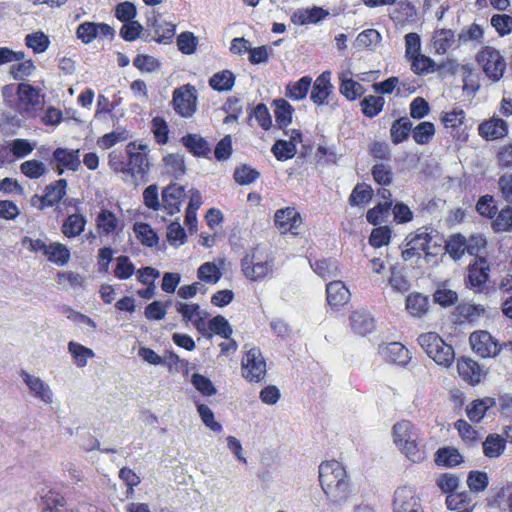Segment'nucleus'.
<instances>
[{
  "instance_id": "ddd939ff",
  "label": "nucleus",
  "mask_w": 512,
  "mask_h": 512,
  "mask_svg": "<svg viewBox=\"0 0 512 512\" xmlns=\"http://www.w3.org/2000/svg\"><path fill=\"white\" fill-rule=\"evenodd\" d=\"M469 340L473 351L483 358L494 357L500 350L497 342L487 331L473 332Z\"/></svg>"
},
{
  "instance_id": "338daca9",
  "label": "nucleus",
  "mask_w": 512,
  "mask_h": 512,
  "mask_svg": "<svg viewBox=\"0 0 512 512\" xmlns=\"http://www.w3.org/2000/svg\"><path fill=\"white\" fill-rule=\"evenodd\" d=\"M434 300L441 306L447 307L454 305L457 302L458 295L455 291L442 286L435 291Z\"/></svg>"
},
{
  "instance_id": "c756f323",
  "label": "nucleus",
  "mask_w": 512,
  "mask_h": 512,
  "mask_svg": "<svg viewBox=\"0 0 512 512\" xmlns=\"http://www.w3.org/2000/svg\"><path fill=\"white\" fill-rule=\"evenodd\" d=\"M412 130V122L408 117H401L393 122L390 129L391 140L399 144L407 139Z\"/></svg>"
},
{
  "instance_id": "a211bd4d",
  "label": "nucleus",
  "mask_w": 512,
  "mask_h": 512,
  "mask_svg": "<svg viewBox=\"0 0 512 512\" xmlns=\"http://www.w3.org/2000/svg\"><path fill=\"white\" fill-rule=\"evenodd\" d=\"M185 195V189L182 185L173 183L168 185L162 191L163 208L173 215L180 211L181 201Z\"/></svg>"
},
{
  "instance_id": "052dcab7",
  "label": "nucleus",
  "mask_w": 512,
  "mask_h": 512,
  "mask_svg": "<svg viewBox=\"0 0 512 512\" xmlns=\"http://www.w3.org/2000/svg\"><path fill=\"white\" fill-rule=\"evenodd\" d=\"M259 175V172L255 169L243 165L235 170L234 179L240 185H248L256 181Z\"/></svg>"
},
{
  "instance_id": "a19ab883",
  "label": "nucleus",
  "mask_w": 512,
  "mask_h": 512,
  "mask_svg": "<svg viewBox=\"0 0 512 512\" xmlns=\"http://www.w3.org/2000/svg\"><path fill=\"white\" fill-rule=\"evenodd\" d=\"M454 40V33L450 29H439L433 35V47L437 54H445Z\"/></svg>"
},
{
  "instance_id": "09e8293b",
  "label": "nucleus",
  "mask_w": 512,
  "mask_h": 512,
  "mask_svg": "<svg viewBox=\"0 0 512 512\" xmlns=\"http://www.w3.org/2000/svg\"><path fill=\"white\" fill-rule=\"evenodd\" d=\"M20 170L26 177L38 179L46 173L47 167L43 162L33 159L23 162Z\"/></svg>"
},
{
  "instance_id": "4468645a",
  "label": "nucleus",
  "mask_w": 512,
  "mask_h": 512,
  "mask_svg": "<svg viewBox=\"0 0 512 512\" xmlns=\"http://www.w3.org/2000/svg\"><path fill=\"white\" fill-rule=\"evenodd\" d=\"M173 105L175 111L181 116H191L196 109L194 88L185 86L183 88L176 89L173 93Z\"/></svg>"
},
{
  "instance_id": "6e6d98bb",
  "label": "nucleus",
  "mask_w": 512,
  "mask_h": 512,
  "mask_svg": "<svg viewBox=\"0 0 512 512\" xmlns=\"http://www.w3.org/2000/svg\"><path fill=\"white\" fill-rule=\"evenodd\" d=\"M197 411L202 422L212 431L221 432L223 427L214 418L213 411L205 404H197Z\"/></svg>"
},
{
  "instance_id": "de8ad7c7",
  "label": "nucleus",
  "mask_w": 512,
  "mask_h": 512,
  "mask_svg": "<svg viewBox=\"0 0 512 512\" xmlns=\"http://www.w3.org/2000/svg\"><path fill=\"white\" fill-rule=\"evenodd\" d=\"M413 139L416 143L424 145L430 142L435 133L434 124L428 121L421 122L413 129Z\"/></svg>"
},
{
  "instance_id": "20e7f679",
  "label": "nucleus",
  "mask_w": 512,
  "mask_h": 512,
  "mask_svg": "<svg viewBox=\"0 0 512 512\" xmlns=\"http://www.w3.org/2000/svg\"><path fill=\"white\" fill-rule=\"evenodd\" d=\"M476 61L492 82H498L503 77L506 70V60L496 48L491 46L483 47L477 53Z\"/></svg>"
},
{
  "instance_id": "e433bc0d",
  "label": "nucleus",
  "mask_w": 512,
  "mask_h": 512,
  "mask_svg": "<svg viewBox=\"0 0 512 512\" xmlns=\"http://www.w3.org/2000/svg\"><path fill=\"white\" fill-rule=\"evenodd\" d=\"M328 15V12L320 7L302 9L294 13L293 18L301 25L317 23Z\"/></svg>"
},
{
  "instance_id": "864d4df0",
  "label": "nucleus",
  "mask_w": 512,
  "mask_h": 512,
  "mask_svg": "<svg viewBox=\"0 0 512 512\" xmlns=\"http://www.w3.org/2000/svg\"><path fill=\"white\" fill-rule=\"evenodd\" d=\"M391 239V229L388 226H379L372 230L369 237V243L379 248L384 245H388Z\"/></svg>"
},
{
  "instance_id": "f704fd0d",
  "label": "nucleus",
  "mask_w": 512,
  "mask_h": 512,
  "mask_svg": "<svg viewBox=\"0 0 512 512\" xmlns=\"http://www.w3.org/2000/svg\"><path fill=\"white\" fill-rule=\"evenodd\" d=\"M274 105V114L276 118V122L280 127H286L291 123L293 107L290 105L288 101L285 99H276L273 101Z\"/></svg>"
},
{
  "instance_id": "4c0bfd02",
  "label": "nucleus",
  "mask_w": 512,
  "mask_h": 512,
  "mask_svg": "<svg viewBox=\"0 0 512 512\" xmlns=\"http://www.w3.org/2000/svg\"><path fill=\"white\" fill-rule=\"evenodd\" d=\"M312 83V78L304 76L298 81L291 83L286 88V96L292 100H302L307 96Z\"/></svg>"
},
{
  "instance_id": "7c9ffc66",
  "label": "nucleus",
  "mask_w": 512,
  "mask_h": 512,
  "mask_svg": "<svg viewBox=\"0 0 512 512\" xmlns=\"http://www.w3.org/2000/svg\"><path fill=\"white\" fill-rule=\"evenodd\" d=\"M67 181L59 179L45 188L44 202L48 207L58 203L66 194Z\"/></svg>"
},
{
  "instance_id": "9d476101",
  "label": "nucleus",
  "mask_w": 512,
  "mask_h": 512,
  "mask_svg": "<svg viewBox=\"0 0 512 512\" xmlns=\"http://www.w3.org/2000/svg\"><path fill=\"white\" fill-rule=\"evenodd\" d=\"M54 169L58 174H63L65 170L77 171L81 167L80 150L68 149V148H57L53 152Z\"/></svg>"
},
{
  "instance_id": "6e6552de",
  "label": "nucleus",
  "mask_w": 512,
  "mask_h": 512,
  "mask_svg": "<svg viewBox=\"0 0 512 512\" xmlns=\"http://www.w3.org/2000/svg\"><path fill=\"white\" fill-rule=\"evenodd\" d=\"M146 144H136L131 142L127 145L126 151L129 156L128 171L131 172L132 176L143 178L148 172L149 162L147 158Z\"/></svg>"
},
{
  "instance_id": "ea45409f",
  "label": "nucleus",
  "mask_w": 512,
  "mask_h": 512,
  "mask_svg": "<svg viewBox=\"0 0 512 512\" xmlns=\"http://www.w3.org/2000/svg\"><path fill=\"white\" fill-rule=\"evenodd\" d=\"M435 461L439 465L455 467L463 462V457L457 449L445 447L437 451Z\"/></svg>"
},
{
  "instance_id": "2eb2a0df",
  "label": "nucleus",
  "mask_w": 512,
  "mask_h": 512,
  "mask_svg": "<svg viewBox=\"0 0 512 512\" xmlns=\"http://www.w3.org/2000/svg\"><path fill=\"white\" fill-rule=\"evenodd\" d=\"M20 376L28 386L33 397L40 399L45 404H51L53 402L52 389L40 377L30 374L25 370L21 371Z\"/></svg>"
},
{
  "instance_id": "8fccbe9b",
  "label": "nucleus",
  "mask_w": 512,
  "mask_h": 512,
  "mask_svg": "<svg viewBox=\"0 0 512 512\" xmlns=\"http://www.w3.org/2000/svg\"><path fill=\"white\" fill-rule=\"evenodd\" d=\"M167 173L175 177L185 173L184 156L180 154H169L164 158Z\"/></svg>"
},
{
  "instance_id": "7ed1b4c3",
  "label": "nucleus",
  "mask_w": 512,
  "mask_h": 512,
  "mask_svg": "<svg viewBox=\"0 0 512 512\" xmlns=\"http://www.w3.org/2000/svg\"><path fill=\"white\" fill-rule=\"evenodd\" d=\"M418 343L429 358L438 365L449 367L455 358L451 345L447 344L437 333L427 332L419 335Z\"/></svg>"
},
{
  "instance_id": "dca6fc26",
  "label": "nucleus",
  "mask_w": 512,
  "mask_h": 512,
  "mask_svg": "<svg viewBox=\"0 0 512 512\" xmlns=\"http://www.w3.org/2000/svg\"><path fill=\"white\" fill-rule=\"evenodd\" d=\"M379 354L387 362L400 366L407 365L411 360L409 350L400 342L380 345Z\"/></svg>"
},
{
  "instance_id": "bb28decb",
  "label": "nucleus",
  "mask_w": 512,
  "mask_h": 512,
  "mask_svg": "<svg viewBox=\"0 0 512 512\" xmlns=\"http://www.w3.org/2000/svg\"><path fill=\"white\" fill-rule=\"evenodd\" d=\"M68 352L71 354L74 364L78 368H83L87 365L88 360L95 356L92 349L85 347L84 345L70 341L68 343Z\"/></svg>"
},
{
  "instance_id": "4be33fe9",
  "label": "nucleus",
  "mask_w": 512,
  "mask_h": 512,
  "mask_svg": "<svg viewBox=\"0 0 512 512\" xmlns=\"http://www.w3.org/2000/svg\"><path fill=\"white\" fill-rule=\"evenodd\" d=\"M96 227L100 233L109 235L121 229V221L112 211L101 209L96 217Z\"/></svg>"
},
{
  "instance_id": "9b49d317",
  "label": "nucleus",
  "mask_w": 512,
  "mask_h": 512,
  "mask_svg": "<svg viewBox=\"0 0 512 512\" xmlns=\"http://www.w3.org/2000/svg\"><path fill=\"white\" fill-rule=\"evenodd\" d=\"M274 221L281 234H299L302 219L295 208L287 207L277 210L274 215Z\"/></svg>"
},
{
  "instance_id": "f3484780",
  "label": "nucleus",
  "mask_w": 512,
  "mask_h": 512,
  "mask_svg": "<svg viewBox=\"0 0 512 512\" xmlns=\"http://www.w3.org/2000/svg\"><path fill=\"white\" fill-rule=\"evenodd\" d=\"M478 133L487 141L501 139L508 134V125L505 120L492 117L478 126Z\"/></svg>"
},
{
  "instance_id": "5fc2aeb1",
  "label": "nucleus",
  "mask_w": 512,
  "mask_h": 512,
  "mask_svg": "<svg viewBox=\"0 0 512 512\" xmlns=\"http://www.w3.org/2000/svg\"><path fill=\"white\" fill-rule=\"evenodd\" d=\"M191 383L204 396H212L216 393L212 381L199 373H194L191 377Z\"/></svg>"
},
{
  "instance_id": "603ef678",
  "label": "nucleus",
  "mask_w": 512,
  "mask_h": 512,
  "mask_svg": "<svg viewBox=\"0 0 512 512\" xmlns=\"http://www.w3.org/2000/svg\"><path fill=\"white\" fill-rule=\"evenodd\" d=\"M408 60L411 62V69L416 74L429 73L434 71V61L430 57L421 53Z\"/></svg>"
},
{
  "instance_id": "69168bd1",
  "label": "nucleus",
  "mask_w": 512,
  "mask_h": 512,
  "mask_svg": "<svg viewBox=\"0 0 512 512\" xmlns=\"http://www.w3.org/2000/svg\"><path fill=\"white\" fill-rule=\"evenodd\" d=\"M10 151L17 158H24L31 154L34 150V146L27 139H14L9 143Z\"/></svg>"
},
{
  "instance_id": "4d7b16f0",
  "label": "nucleus",
  "mask_w": 512,
  "mask_h": 512,
  "mask_svg": "<svg viewBox=\"0 0 512 512\" xmlns=\"http://www.w3.org/2000/svg\"><path fill=\"white\" fill-rule=\"evenodd\" d=\"M491 25L500 36L508 35L512 32V16L507 14H495L491 17Z\"/></svg>"
},
{
  "instance_id": "79ce46f5",
  "label": "nucleus",
  "mask_w": 512,
  "mask_h": 512,
  "mask_svg": "<svg viewBox=\"0 0 512 512\" xmlns=\"http://www.w3.org/2000/svg\"><path fill=\"white\" fill-rule=\"evenodd\" d=\"M384 104L382 96L369 95L361 101L362 112L366 117L373 118L383 110Z\"/></svg>"
},
{
  "instance_id": "a18cd8bd",
  "label": "nucleus",
  "mask_w": 512,
  "mask_h": 512,
  "mask_svg": "<svg viewBox=\"0 0 512 512\" xmlns=\"http://www.w3.org/2000/svg\"><path fill=\"white\" fill-rule=\"evenodd\" d=\"M445 250L449 256L457 261L465 254V237L461 234L452 235L446 242Z\"/></svg>"
},
{
  "instance_id": "39448f33",
  "label": "nucleus",
  "mask_w": 512,
  "mask_h": 512,
  "mask_svg": "<svg viewBox=\"0 0 512 512\" xmlns=\"http://www.w3.org/2000/svg\"><path fill=\"white\" fill-rule=\"evenodd\" d=\"M17 110L27 118L34 117L42 109L44 100L39 90L30 84L21 83L17 89Z\"/></svg>"
},
{
  "instance_id": "c03bdc74",
  "label": "nucleus",
  "mask_w": 512,
  "mask_h": 512,
  "mask_svg": "<svg viewBox=\"0 0 512 512\" xmlns=\"http://www.w3.org/2000/svg\"><path fill=\"white\" fill-rule=\"evenodd\" d=\"M296 151L297 149L293 141L280 139L272 146V152L279 161H285L293 158Z\"/></svg>"
},
{
  "instance_id": "473e14b6",
  "label": "nucleus",
  "mask_w": 512,
  "mask_h": 512,
  "mask_svg": "<svg viewBox=\"0 0 512 512\" xmlns=\"http://www.w3.org/2000/svg\"><path fill=\"white\" fill-rule=\"evenodd\" d=\"M183 145L196 156H206L210 152L207 141L197 134H188L181 139Z\"/></svg>"
},
{
  "instance_id": "423d86ee",
  "label": "nucleus",
  "mask_w": 512,
  "mask_h": 512,
  "mask_svg": "<svg viewBox=\"0 0 512 512\" xmlns=\"http://www.w3.org/2000/svg\"><path fill=\"white\" fill-rule=\"evenodd\" d=\"M266 374V362L261 351L252 347L242 358V375L250 382H260Z\"/></svg>"
},
{
  "instance_id": "680f3d73",
  "label": "nucleus",
  "mask_w": 512,
  "mask_h": 512,
  "mask_svg": "<svg viewBox=\"0 0 512 512\" xmlns=\"http://www.w3.org/2000/svg\"><path fill=\"white\" fill-rule=\"evenodd\" d=\"M209 329L225 339H230L232 328L228 321L221 315H217L209 322Z\"/></svg>"
},
{
  "instance_id": "1a4fd4ad",
  "label": "nucleus",
  "mask_w": 512,
  "mask_h": 512,
  "mask_svg": "<svg viewBox=\"0 0 512 512\" xmlns=\"http://www.w3.org/2000/svg\"><path fill=\"white\" fill-rule=\"evenodd\" d=\"M490 266L484 257H478L474 263L468 266V274L465 278L466 287L473 289L474 292H482L489 279Z\"/></svg>"
},
{
  "instance_id": "a878e982",
  "label": "nucleus",
  "mask_w": 512,
  "mask_h": 512,
  "mask_svg": "<svg viewBox=\"0 0 512 512\" xmlns=\"http://www.w3.org/2000/svg\"><path fill=\"white\" fill-rule=\"evenodd\" d=\"M50 262L59 266L66 265L71 258L69 248L60 242H52L48 244L44 255Z\"/></svg>"
},
{
  "instance_id": "72a5a7b5",
  "label": "nucleus",
  "mask_w": 512,
  "mask_h": 512,
  "mask_svg": "<svg viewBox=\"0 0 512 512\" xmlns=\"http://www.w3.org/2000/svg\"><path fill=\"white\" fill-rule=\"evenodd\" d=\"M151 28L158 43H170L175 35V26L164 20H154Z\"/></svg>"
},
{
  "instance_id": "0e129e2a",
  "label": "nucleus",
  "mask_w": 512,
  "mask_h": 512,
  "mask_svg": "<svg viewBox=\"0 0 512 512\" xmlns=\"http://www.w3.org/2000/svg\"><path fill=\"white\" fill-rule=\"evenodd\" d=\"M25 42L26 45L32 48L36 53L44 52L49 44L48 37L42 32L28 34L25 38Z\"/></svg>"
},
{
  "instance_id": "e2e57ef3",
  "label": "nucleus",
  "mask_w": 512,
  "mask_h": 512,
  "mask_svg": "<svg viewBox=\"0 0 512 512\" xmlns=\"http://www.w3.org/2000/svg\"><path fill=\"white\" fill-rule=\"evenodd\" d=\"M467 484L471 491H484L488 486V475L485 472L471 471L467 478Z\"/></svg>"
},
{
  "instance_id": "2f4dec72",
  "label": "nucleus",
  "mask_w": 512,
  "mask_h": 512,
  "mask_svg": "<svg viewBox=\"0 0 512 512\" xmlns=\"http://www.w3.org/2000/svg\"><path fill=\"white\" fill-rule=\"evenodd\" d=\"M428 298L420 293L410 294L406 299V309L413 317H421L428 311Z\"/></svg>"
},
{
  "instance_id": "0eeeda50",
  "label": "nucleus",
  "mask_w": 512,
  "mask_h": 512,
  "mask_svg": "<svg viewBox=\"0 0 512 512\" xmlns=\"http://www.w3.org/2000/svg\"><path fill=\"white\" fill-rule=\"evenodd\" d=\"M244 275L257 281L267 276L272 270V260L262 257L260 250L255 249L251 255H247L241 262Z\"/></svg>"
},
{
  "instance_id": "3c124183",
  "label": "nucleus",
  "mask_w": 512,
  "mask_h": 512,
  "mask_svg": "<svg viewBox=\"0 0 512 512\" xmlns=\"http://www.w3.org/2000/svg\"><path fill=\"white\" fill-rule=\"evenodd\" d=\"M197 275L201 281L215 284L219 281L221 272L216 264L206 262L198 268Z\"/></svg>"
},
{
  "instance_id": "6ab92c4d",
  "label": "nucleus",
  "mask_w": 512,
  "mask_h": 512,
  "mask_svg": "<svg viewBox=\"0 0 512 512\" xmlns=\"http://www.w3.org/2000/svg\"><path fill=\"white\" fill-rule=\"evenodd\" d=\"M406 246H413V250L425 253V260H429L436 252L432 250L430 245L432 238L427 229H418L415 233H411L406 237Z\"/></svg>"
},
{
  "instance_id": "aec40b11",
  "label": "nucleus",
  "mask_w": 512,
  "mask_h": 512,
  "mask_svg": "<svg viewBox=\"0 0 512 512\" xmlns=\"http://www.w3.org/2000/svg\"><path fill=\"white\" fill-rule=\"evenodd\" d=\"M328 304L334 308L343 306L350 300V291L342 281H331L326 286Z\"/></svg>"
},
{
  "instance_id": "13d9d810",
  "label": "nucleus",
  "mask_w": 512,
  "mask_h": 512,
  "mask_svg": "<svg viewBox=\"0 0 512 512\" xmlns=\"http://www.w3.org/2000/svg\"><path fill=\"white\" fill-rule=\"evenodd\" d=\"M372 198V190L367 185L357 184L353 189L349 202L351 205H362L368 203Z\"/></svg>"
},
{
  "instance_id": "bf43d9fd",
  "label": "nucleus",
  "mask_w": 512,
  "mask_h": 512,
  "mask_svg": "<svg viewBox=\"0 0 512 512\" xmlns=\"http://www.w3.org/2000/svg\"><path fill=\"white\" fill-rule=\"evenodd\" d=\"M381 40L380 33L375 29H367L356 38L358 48H370L376 46Z\"/></svg>"
},
{
  "instance_id": "49530a36",
  "label": "nucleus",
  "mask_w": 512,
  "mask_h": 512,
  "mask_svg": "<svg viewBox=\"0 0 512 512\" xmlns=\"http://www.w3.org/2000/svg\"><path fill=\"white\" fill-rule=\"evenodd\" d=\"M492 228L495 232L512 230V207L503 208L492 221Z\"/></svg>"
},
{
  "instance_id": "cd10ccee",
  "label": "nucleus",
  "mask_w": 512,
  "mask_h": 512,
  "mask_svg": "<svg viewBox=\"0 0 512 512\" xmlns=\"http://www.w3.org/2000/svg\"><path fill=\"white\" fill-rule=\"evenodd\" d=\"M457 369L464 380L472 384L480 382V368L475 361L466 358L460 359L457 362Z\"/></svg>"
},
{
  "instance_id": "f257e3e1",
  "label": "nucleus",
  "mask_w": 512,
  "mask_h": 512,
  "mask_svg": "<svg viewBox=\"0 0 512 512\" xmlns=\"http://www.w3.org/2000/svg\"><path fill=\"white\" fill-rule=\"evenodd\" d=\"M319 481L330 504L339 507L351 494V483L345 467L336 460L324 461L319 466Z\"/></svg>"
},
{
  "instance_id": "c85d7f7f",
  "label": "nucleus",
  "mask_w": 512,
  "mask_h": 512,
  "mask_svg": "<svg viewBox=\"0 0 512 512\" xmlns=\"http://www.w3.org/2000/svg\"><path fill=\"white\" fill-rule=\"evenodd\" d=\"M506 441L498 434H490L482 443L483 453L486 457L497 458L503 454Z\"/></svg>"
},
{
  "instance_id": "f8f14e48",
  "label": "nucleus",
  "mask_w": 512,
  "mask_h": 512,
  "mask_svg": "<svg viewBox=\"0 0 512 512\" xmlns=\"http://www.w3.org/2000/svg\"><path fill=\"white\" fill-rule=\"evenodd\" d=\"M394 512H422L415 490L410 486L398 488L394 493Z\"/></svg>"
},
{
  "instance_id": "412c9836",
  "label": "nucleus",
  "mask_w": 512,
  "mask_h": 512,
  "mask_svg": "<svg viewBox=\"0 0 512 512\" xmlns=\"http://www.w3.org/2000/svg\"><path fill=\"white\" fill-rule=\"evenodd\" d=\"M333 91V85L331 84V72L325 71L314 82L313 89L311 92V100L321 105L325 102L328 96Z\"/></svg>"
},
{
  "instance_id": "c9c22d12",
  "label": "nucleus",
  "mask_w": 512,
  "mask_h": 512,
  "mask_svg": "<svg viewBox=\"0 0 512 512\" xmlns=\"http://www.w3.org/2000/svg\"><path fill=\"white\" fill-rule=\"evenodd\" d=\"M493 405L495 400L490 397L473 401L466 409L467 416L471 421L479 422Z\"/></svg>"
},
{
  "instance_id": "37998d69",
  "label": "nucleus",
  "mask_w": 512,
  "mask_h": 512,
  "mask_svg": "<svg viewBox=\"0 0 512 512\" xmlns=\"http://www.w3.org/2000/svg\"><path fill=\"white\" fill-rule=\"evenodd\" d=\"M391 207L392 202H379L375 207L367 211V221L373 225H378L382 222H385L389 216V210Z\"/></svg>"
},
{
  "instance_id": "58836bf2",
  "label": "nucleus",
  "mask_w": 512,
  "mask_h": 512,
  "mask_svg": "<svg viewBox=\"0 0 512 512\" xmlns=\"http://www.w3.org/2000/svg\"><path fill=\"white\" fill-rule=\"evenodd\" d=\"M210 86L217 91H229L235 84V76L229 70L215 73L209 80Z\"/></svg>"
},
{
  "instance_id": "774afa93",
  "label": "nucleus",
  "mask_w": 512,
  "mask_h": 512,
  "mask_svg": "<svg viewBox=\"0 0 512 512\" xmlns=\"http://www.w3.org/2000/svg\"><path fill=\"white\" fill-rule=\"evenodd\" d=\"M136 14L137 10L135 5L128 1L118 4L115 9V16L123 23L134 21L133 19Z\"/></svg>"
},
{
  "instance_id": "5701e85b",
  "label": "nucleus",
  "mask_w": 512,
  "mask_h": 512,
  "mask_svg": "<svg viewBox=\"0 0 512 512\" xmlns=\"http://www.w3.org/2000/svg\"><path fill=\"white\" fill-rule=\"evenodd\" d=\"M340 92L348 100L352 101L364 94V87L352 79V73L345 71L340 74Z\"/></svg>"
},
{
  "instance_id": "f03ea898",
  "label": "nucleus",
  "mask_w": 512,
  "mask_h": 512,
  "mask_svg": "<svg viewBox=\"0 0 512 512\" xmlns=\"http://www.w3.org/2000/svg\"><path fill=\"white\" fill-rule=\"evenodd\" d=\"M393 442L413 463H421L427 451L419 430L408 420L397 422L392 429Z\"/></svg>"
},
{
  "instance_id": "393cba45",
  "label": "nucleus",
  "mask_w": 512,
  "mask_h": 512,
  "mask_svg": "<svg viewBox=\"0 0 512 512\" xmlns=\"http://www.w3.org/2000/svg\"><path fill=\"white\" fill-rule=\"evenodd\" d=\"M87 219L83 214L69 215L62 223L61 232L67 238H75L85 230Z\"/></svg>"
},
{
  "instance_id": "b1692460",
  "label": "nucleus",
  "mask_w": 512,
  "mask_h": 512,
  "mask_svg": "<svg viewBox=\"0 0 512 512\" xmlns=\"http://www.w3.org/2000/svg\"><path fill=\"white\" fill-rule=\"evenodd\" d=\"M350 326L359 335H366L375 328L374 319L365 310H356L350 316Z\"/></svg>"
}]
</instances>
